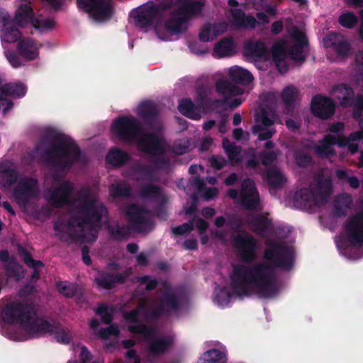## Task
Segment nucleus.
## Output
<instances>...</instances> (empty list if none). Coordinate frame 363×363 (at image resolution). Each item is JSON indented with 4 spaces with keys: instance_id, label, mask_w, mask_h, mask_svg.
Returning <instances> with one entry per match:
<instances>
[{
    "instance_id": "1",
    "label": "nucleus",
    "mask_w": 363,
    "mask_h": 363,
    "mask_svg": "<svg viewBox=\"0 0 363 363\" xmlns=\"http://www.w3.org/2000/svg\"><path fill=\"white\" fill-rule=\"evenodd\" d=\"M263 257L266 262L233 267L230 286L238 296H249L256 291L262 298L273 297L279 291L275 269L289 271L294 265V250L283 242H271Z\"/></svg>"
},
{
    "instance_id": "2",
    "label": "nucleus",
    "mask_w": 363,
    "mask_h": 363,
    "mask_svg": "<svg viewBox=\"0 0 363 363\" xmlns=\"http://www.w3.org/2000/svg\"><path fill=\"white\" fill-rule=\"evenodd\" d=\"M75 208L78 215L71 216L67 223H54L53 229L59 233V239L62 242L95 241L98 237L96 228H101L103 217L108 215L107 208L96 201L89 189H84L79 192Z\"/></svg>"
},
{
    "instance_id": "3",
    "label": "nucleus",
    "mask_w": 363,
    "mask_h": 363,
    "mask_svg": "<svg viewBox=\"0 0 363 363\" xmlns=\"http://www.w3.org/2000/svg\"><path fill=\"white\" fill-rule=\"evenodd\" d=\"M1 315L5 323L21 325L29 338L49 333L54 335L58 343L69 344L71 341V335L60 324L51 323L37 317V311L33 303L9 302L4 307Z\"/></svg>"
},
{
    "instance_id": "4",
    "label": "nucleus",
    "mask_w": 363,
    "mask_h": 363,
    "mask_svg": "<svg viewBox=\"0 0 363 363\" xmlns=\"http://www.w3.org/2000/svg\"><path fill=\"white\" fill-rule=\"evenodd\" d=\"M111 131L119 141L125 143H137L138 149L154 156L153 164L157 168L169 165L164 156L165 147L162 141L154 133H144L140 122L133 116H121L112 123Z\"/></svg>"
},
{
    "instance_id": "5",
    "label": "nucleus",
    "mask_w": 363,
    "mask_h": 363,
    "mask_svg": "<svg viewBox=\"0 0 363 363\" xmlns=\"http://www.w3.org/2000/svg\"><path fill=\"white\" fill-rule=\"evenodd\" d=\"M45 138L55 143L41 154L42 160L59 172H67L81 161L82 151L77 143L68 135L53 128L45 131Z\"/></svg>"
},
{
    "instance_id": "6",
    "label": "nucleus",
    "mask_w": 363,
    "mask_h": 363,
    "mask_svg": "<svg viewBox=\"0 0 363 363\" xmlns=\"http://www.w3.org/2000/svg\"><path fill=\"white\" fill-rule=\"evenodd\" d=\"M128 331L133 334L143 335L144 339L148 341V351L154 356L164 354L174 343L171 336L155 337L152 328L144 323L129 325Z\"/></svg>"
},
{
    "instance_id": "7",
    "label": "nucleus",
    "mask_w": 363,
    "mask_h": 363,
    "mask_svg": "<svg viewBox=\"0 0 363 363\" xmlns=\"http://www.w3.org/2000/svg\"><path fill=\"white\" fill-rule=\"evenodd\" d=\"M344 230L351 246L362 247L363 245V209L347 218Z\"/></svg>"
},
{
    "instance_id": "8",
    "label": "nucleus",
    "mask_w": 363,
    "mask_h": 363,
    "mask_svg": "<svg viewBox=\"0 0 363 363\" xmlns=\"http://www.w3.org/2000/svg\"><path fill=\"white\" fill-rule=\"evenodd\" d=\"M77 4L79 9L96 20H108L113 13L111 4L108 0H77Z\"/></svg>"
},
{
    "instance_id": "9",
    "label": "nucleus",
    "mask_w": 363,
    "mask_h": 363,
    "mask_svg": "<svg viewBox=\"0 0 363 363\" xmlns=\"http://www.w3.org/2000/svg\"><path fill=\"white\" fill-rule=\"evenodd\" d=\"M132 269L128 268L123 272H110L105 270H97L94 277V283L98 289L111 290L118 285L123 284L130 276Z\"/></svg>"
},
{
    "instance_id": "10",
    "label": "nucleus",
    "mask_w": 363,
    "mask_h": 363,
    "mask_svg": "<svg viewBox=\"0 0 363 363\" xmlns=\"http://www.w3.org/2000/svg\"><path fill=\"white\" fill-rule=\"evenodd\" d=\"M126 216L132 228L136 232H147L152 228V220L147 216V211L144 208L131 204L127 208Z\"/></svg>"
},
{
    "instance_id": "11",
    "label": "nucleus",
    "mask_w": 363,
    "mask_h": 363,
    "mask_svg": "<svg viewBox=\"0 0 363 363\" xmlns=\"http://www.w3.org/2000/svg\"><path fill=\"white\" fill-rule=\"evenodd\" d=\"M233 245L242 262L250 263L256 259L257 241L250 234H238L233 239Z\"/></svg>"
},
{
    "instance_id": "12",
    "label": "nucleus",
    "mask_w": 363,
    "mask_h": 363,
    "mask_svg": "<svg viewBox=\"0 0 363 363\" xmlns=\"http://www.w3.org/2000/svg\"><path fill=\"white\" fill-rule=\"evenodd\" d=\"M240 199L242 206L248 211L257 210L260 203L258 190L254 181L245 179L241 183Z\"/></svg>"
},
{
    "instance_id": "13",
    "label": "nucleus",
    "mask_w": 363,
    "mask_h": 363,
    "mask_svg": "<svg viewBox=\"0 0 363 363\" xmlns=\"http://www.w3.org/2000/svg\"><path fill=\"white\" fill-rule=\"evenodd\" d=\"M74 189V184L69 180L62 182L60 185L48 191V201L56 208H60L70 203L71 196Z\"/></svg>"
},
{
    "instance_id": "14",
    "label": "nucleus",
    "mask_w": 363,
    "mask_h": 363,
    "mask_svg": "<svg viewBox=\"0 0 363 363\" xmlns=\"http://www.w3.org/2000/svg\"><path fill=\"white\" fill-rule=\"evenodd\" d=\"M138 115L150 129L157 131L162 130L159 110L155 103L150 101L142 102L138 108Z\"/></svg>"
},
{
    "instance_id": "15",
    "label": "nucleus",
    "mask_w": 363,
    "mask_h": 363,
    "mask_svg": "<svg viewBox=\"0 0 363 363\" xmlns=\"http://www.w3.org/2000/svg\"><path fill=\"white\" fill-rule=\"evenodd\" d=\"M36 179L25 178L21 180L15 186L13 192V197L18 203L26 205L29 201L37 195Z\"/></svg>"
},
{
    "instance_id": "16",
    "label": "nucleus",
    "mask_w": 363,
    "mask_h": 363,
    "mask_svg": "<svg viewBox=\"0 0 363 363\" xmlns=\"http://www.w3.org/2000/svg\"><path fill=\"white\" fill-rule=\"evenodd\" d=\"M294 43L288 50L287 55L294 61L303 62L306 61L304 50L308 46V40L306 34L298 28H295L291 35Z\"/></svg>"
},
{
    "instance_id": "17",
    "label": "nucleus",
    "mask_w": 363,
    "mask_h": 363,
    "mask_svg": "<svg viewBox=\"0 0 363 363\" xmlns=\"http://www.w3.org/2000/svg\"><path fill=\"white\" fill-rule=\"evenodd\" d=\"M335 105L330 97L316 95L313 97L311 104L312 113L321 119L330 118L335 113Z\"/></svg>"
},
{
    "instance_id": "18",
    "label": "nucleus",
    "mask_w": 363,
    "mask_h": 363,
    "mask_svg": "<svg viewBox=\"0 0 363 363\" xmlns=\"http://www.w3.org/2000/svg\"><path fill=\"white\" fill-rule=\"evenodd\" d=\"M131 16L135 20V26L140 28L152 26L157 21L160 20L157 16L156 8L152 7L151 5L133 10L131 12Z\"/></svg>"
},
{
    "instance_id": "19",
    "label": "nucleus",
    "mask_w": 363,
    "mask_h": 363,
    "mask_svg": "<svg viewBox=\"0 0 363 363\" xmlns=\"http://www.w3.org/2000/svg\"><path fill=\"white\" fill-rule=\"evenodd\" d=\"M328 47L331 48L338 57H347L352 49L348 40L337 33H330L325 38Z\"/></svg>"
},
{
    "instance_id": "20",
    "label": "nucleus",
    "mask_w": 363,
    "mask_h": 363,
    "mask_svg": "<svg viewBox=\"0 0 363 363\" xmlns=\"http://www.w3.org/2000/svg\"><path fill=\"white\" fill-rule=\"evenodd\" d=\"M206 0H179L177 9L172 11L174 16H183L191 19L199 15L205 5Z\"/></svg>"
},
{
    "instance_id": "21",
    "label": "nucleus",
    "mask_w": 363,
    "mask_h": 363,
    "mask_svg": "<svg viewBox=\"0 0 363 363\" xmlns=\"http://www.w3.org/2000/svg\"><path fill=\"white\" fill-rule=\"evenodd\" d=\"M42 44L38 43L35 39L27 37L19 40L17 44L18 54L26 60H34L39 55V49Z\"/></svg>"
},
{
    "instance_id": "22",
    "label": "nucleus",
    "mask_w": 363,
    "mask_h": 363,
    "mask_svg": "<svg viewBox=\"0 0 363 363\" xmlns=\"http://www.w3.org/2000/svg\"><path fill=\"white\" fill-rule=\"evenodd\" d=\"M294 204L301 209H311L313 206L321 204L315 194L310 188L300 189L294 195Z\"/></svg>"
},
{
    "instance_id": "23",
    "label": "nucleus",
    "mask_w": 363,
    "mask_h": 363,
    "mask_svg": "<svg viewBox=\"0 0 363 363\" xmlns=\"http://www.w3.org/2000/svg\"><path fill=\"white\" fill-rule=\"evenodd\" d=\"M215 87L216 91L224 97L220 104H226L229 97L241 95L243 93L242 89L225 79L218 80Z\"/></svg>"
},
{
    "instance_id": "24",
    "label": "nucleus",
    "mask_w": 363,
    "mask_h": 363,
    "mask_svg": "<svg viewBox=\"0 0 363 363\" xmlns=\"http://www.w3.org/2000/svg\"><path fill=\"white\" fill-rule=\"evenodd\" d=\"M178 110L184 116L195 121L201 118L203 108L195 104L190 98H184L180 100L178 105Z\"/></svg>"
},
{
    "instance_id": "25",
    "label": "nucleus",
    "mask_w": 363,
    "mask_h": 363,
    "mask_svg": "<svg viewBox=\"0 0 363 363\" xmlns=\"http://www.w3.org/2000/svg\"><path fill=\"white\" fill-rule=\"evenodd\" d=\"M178 110L184 116L195 121L201 118L203 108L195 104L190 98H184L180 100L178 105Z\"/></svg>"
},
{
    "instance_id": "26",
    "label": "nucleus",
    "mask_w": 363,
    "mask_h": 363,
    "mask_svg": "<svg viewBox=\"0 0 363 363\" xmlns=\"http://www.w3.org/2000/svg\"><path fill=\"white\" fill-rule=\"evenodd\" d=\"M247 56L260 60H267L269 56V50L265 43L261 40L247 41L244 45Z\"/></svg>"
},
{
    "instance_id": "27",
    "label": "nucleus",
    "mask_w": 363,
    "mask_h": 363,
    "mask_svg": "<svg viewBox=\"0 0 363 363\" xmlns=\"http://www.w3.org/2000/svg\"><path fill=\"white\" fill-rule=\"evenodd\" d=\"M231 14L233 25L240 28H255L258 23L255 17L246 16L240 9H232Z\"/></svg>"
},
{
    "instance_id": "28",
    "label": "nucleus",
    "mask_w": 363,
    "mask_h": 363,
    "mask_svg": "<svg viewBox=\"0 0 363 363\" xmlns=\"http://www.w3.org/2000/svg\"><path fill=\"white\" fill-rule=\"evenodd\" d=\"M209 93L210 90L204 85H200L196 89V102L203 110L211 108L221 102L219 99H211Z\"/></svg>"
},
{
    "instance_id": "29",
    "label": "nucleus",
    "mask_w": 363,
    "mask_h": 363,
    "mask_svg": "<svg viewBox=\"0 0 363 363\" xmlns=\"http://www.w3.org/2000/svg\"><path fill=\"white\" fill-rule=\"evenodd\" d=\"M130 160V155L118 147L111 148L106 156V162L115 167H121Z\"/></svg>"
},
{
    "instance_id": "30",
    "label": "nucleus",
    "mask_w": 363,
    "mask_h": 363,
    "mask_svg": "<svg viewBox=\"0 0 363 363\" xmlns=\"http://www.w3.org/2000/svg\"><path fill=\"white\" fill-rule=\"evenodd\" d=\"M333 91L342 107L351 106L354 92L350 86L347 84H340L333 88Z\"/></svg>"
},
{
    "instance_id": "31",
    "label": "nucleus",
    "mask_w": 363,
    "mask_h": 363,
    "mask_svg": "<svg viewBox=\"0 0 363 363\" xmlns=\"http://www.w3.org/2000/svg\"><path fill=\"white\" fill-rule=\"evenodd\" d=\"M352 204V198L348 194L338 195L333 202V215L336 217L345 216Z\"/></svg>"
},
{
    "instance_id": "32",
    "label": "nucleus",
    "mask_w": 363,
    "mask_h": 363,
    "mask_svg": "<svg viewBox=\"0 0 363 363\" xmlns=\"http://www.w3.org/2000/svg\"><path fill=\"white\" fill-rule=\"evenodd\" d=\"M228 75L230 80L237 84L248 85L254 79L253 75L248 70L238 67L230 68Z\"/></svg>"
},
{
    "instance_id": "33",
    "label": "nucleus",
    "mask_w": 363,
    "mask_h": 363,
    "mask_svg": "<svg viewBox=\"0 0 363 363\" xmlns=\"http://www.w3.org/2000/svg\"><path fill=\"white\" fill-rule=\"evenodd\" d=\"M189 20L185 16H174L172 13V18L165 22V28L170 33L177 35L186 30Z\"/></svg>"
},
{
    "instance_id": "34",
    "label": "nucleus",
    "mask_w": 363,
    "mask_h": 363,
    "mask_svg": "<svg viewBox=\"0 0 363 363\" xmlns=\"http://www.w3.org/2000/svg\"><path fill=\"white\" fill-rule=\"evenodd\" d=\"M34 19V11L32 7L27 4H21L14 16V21L20 27H24L28 23H33Z\"/></svg>"
},
{
    "instance_id": "35",
    "label": "nucleus",
    "mask_w": 363,
    "mask_h": 363,
    "mask_svg": "<svg viewBox=\"0 0 363 363\" xmlns=\"http://www.w3.org/2000/svg\"><path fill=\"white\" fill-rule=\"evenodd\" d=\"M250 223L255 228L254 230L259 235L264 236L272 231V220L263 215L254 217Z\"/></svg>"
},
{
    "instance_id": "36",
    "label": "nucleus",
    "mask_w": 363,
    "mask_h": 363,
    "mask_svg": "<svg viewBox=\"0 0 363 363\" xmlns=\"http://www.w3.org/2000/svg\"><path fill=\"white\" fill-rule=\"evenodd\" d=\"M332 190L333 186L330 179L319 178L317 180L316 191L315 194L321 204L328 202Z\"/></svg>"
},
{
    "instance_id": "37",
    "label": "nucleus",
    "mask_w": 363,
    "mask_h": 363,
    "mask_svg": "<svg viewBox=\"0 0 363 363\" xmlns=\"http://www.w3.org/2000/svg\"><path fill=\"white\" fill-rule=\"evenodd\" d=\"M201 363H226L228 361L225 350L211 349L205 352L200 357L199 362Z\"/></svg>"
},
{
    "instance_id": "38",
    "label": "nucleus",
    "mask_w": 363,
    "mask_h": 363,
    "mask_svg": "<svg viewBox=\"0 0 363 363\" xmlns=\"http://www.w3.org/2000/svg\"><path fill=\"white\" fill-rule=\"evenodd\" d=\"M138 194L144 200H156L161 198L162 189L152 183L145 184L140 186Z\"/></svg>"
},
{
    "instance_id": "39",
    "label": "nucleus",
    "mask_w": 363,
    "mask_h": 363,
    "mask_svg": "<svg viewBox=\"0 0 363 363\" xmlns=\"http://www.w3.org/2000/svg\"><path fill=\"white\" fill-rule=\"evenodd\" d=\"M107 230L111 240L115 241L125 240L130 235L129 228L125 225H121L118 223L108 225Z\"/></svg>"
},
{
    "instance_id": "40",
    "label": "nucleus",
    "mask_w": 363,
    "mask_h": 363,
    "mask_svg": "<svg viewBox=\"0 0 363 363\" xmlns=\"http://www.w3.org/2000/svg\"><path fill=\"white\" fill-rule=\"evenodd\" d=\"M6 275L9 279L18 281L24 277V270L22 265L16 261L14 258L5 264Z\"/></svg>"
},
{
    "instance_id": "41",
    "label": "nucleus",
    "mask_w": 363,
    "mask_h": 363,
    "mask_svg": "<svg viewBox=\"0 0 363 363\" xmlns=\"http://www.w3.org/2000/svg\"><path fill=\"white\" fill-rule=\"evenodd\" d=\"M235 51V44L233 38H225L217 43L214 52L219 57L232 56Z\"/></svg>"
},
{
    "instance_id": "42",
    "label": "nucleus",
    "mask_w": 363,
    "mask_h": 363,
    "mask_svg": "<svg viewBox=\"0 0 363 363\" xmlns=\"http://www.w3.org/2000/svg\"><path fill=\"white\" fill-rule=\"evenodd\" d=\"M298 95V90L292 85L285 87L281 92V99L288 111H293L295 107V101Z\"/></svg>"
},
{
    "instance_id": "43",
    "label": "nucleus",
    "mask_w": 363,
    "mask_h": 363,
    "mask_svg": "<svg viewBox=\"0 0 363 363\" xmlns=\"http://www.w3.org/2000/svg\"><path fill=\"white\" fill-rule=\"evenodd\" d=\"M265 179L273 189L281 188L285 183L283 174L277 168H269L266 171Z\"/></svg>"
},
{
    "instance_id": "44",
    "label": "nucleus",
    "mask_w": 363,
    "mask_h": 363,
    "mask_svg": "<svg viewBox=\"0 0 363 363\" xmlns=\"http://www.w3.org/2000/svg\"><path fill=\"white\" fill-rule=\"evenodd\" d=\"M4 96L20 99L23 97L27 91L26 85L21 82L6 83L4 84Z\"/></svg>"
},
{
    "instance_id": "45",
    "label": "nucleus",
    "mask_w": 363,
    "mask_h": 363,
    "mask_svg": "<svg viewBox=\"0 0 363 363\" xmlns=\"http://www.w3.org/2000/svg\"><path fill=\"white\" fill-rule=\"evenodd\" d=\"M222 147L226 153L228 160L235 164L240 161L239 156L241 152V147L231 143L227 138L222 140Z\"/></svg>"
},
{
    "instance_id": "46",
    "label": "nucleus",
    "mask_w": 363,
    "mask_h": 363,
    "mask_svg": "<svg viewBox=\"0 0 363 363\" xmlns=\"http://www.w3.org/2000/svg\"><path fill=\"white\" fill-rule=\"evenodd\" d=\"M161 302L166 307L167 311H177L181 308V302L177 296L172 291L163 294Z\"/></svg>"
},
{
    "instance_id": "47",
    "label": "nucleus",
    "mask_w": 363,
    "mask_h": 363,
    "mask_svg": "<svg viewBox=\"0 0 363 363\" xmlns=\"http://www.w3.org/2000/svg\"><path fill=\"white\" fill-rule=\"evenodd\" d=\"M338 23L345 28L352 29L357 25L358 18L354 13L347 11L339 16Z\"/></svg>"
},
{
    "instance_id": "48",
    "label": "nucleus",
    "mask_w": 363,
    "mask_h": 363,
    "mask_svg": "<svg viewBox=\"0 0 363 363\" xmlns=\"http://www.w3.org/2000/svg\"><path fill=\"white\" fill-rule=\"evenodd\" d=\"M220 34L216 25H206L199 34V40L202 42L213 40Z\"/></svg>"
},
{
    "instance_id": "49",
    "label": "nucleus",
    "mask_w": 363,
    "mask_h": 363,
    "mask_svg": "<svg viewBox=\"0 0 363 363\" xmlns=\"http://www.w3.org/2000/svg\"><path fill=\"white\" fill-rule=\"evenodd\" d=\"M110 195L113 198L129 197L131 196V188L126 184L111 185L109 189Z\"/></svg>"
},
{
    "instance_id": "50",
    "label": "nucleus",
    "mask_w": 363,
    "mask_h": 363,
    "mask_svg": "<svg viewBox=\"0 0 363 363\" xmlns=\"http://www.w3.org/2000/svg\"><path fill=\"white\" fill-rule=\"evenodd\" d=\"M0 174L4 186L10 187L17 182L18 178V171L9 167L2 170Z\"/></svg>"
},
{
    "instance_id": "51",
    "label": "nucleus",
    "mask_w": 363,
    "mask_h": 363,
    "mask_svg": "<svg viewBox=\"0 0 363 363\" xmlns=\"http://www.w3.org/2000/svg\"><path fill=\"white\" fill-rule=\"evenodd\" d=\"M56 287L61 294L68 298L74 297L77 292V286L74 284L58 281L56 284Z\"/></svg>"
},
{
    "instance_id": "52",
    "label": "nucleus",
    "mask_w": 363,
    "mask_h": 363,
    "mask_svg": "<svg viewBox=\"0 0 363 363\" xmlns=\"http://www.w3.org/2000/svg\"><path fill=\"white\" fill-rule=\"evenodd\" d=\"M21 37V33L16 26L6 28L1 35L2 39L9 43L18 41Z\"/></svg>"
},
{
    "instance_id": "53",
    "label": "nucleus",
    "mask_w": 363,
    "mask_h": 363,
    "mask_svg": "<svg viewBox=\"0 0 363 363\" xmlns=\"http://www.w3.org/2000/svg\"><path fill=\"white\" fill-rule=\"evenodd\" d=\"M252 133L255 135H257L259 140H267L270 139L275 133V130L267 129L262 125H255L252 128Z\"/></svg>"
},
{
    "instance_id": "54",
    "label": "nucleus",
    "mask_w": 363,
    "mask_h": 363,
    "mask_svg": "<svg viewBox=\"0 0 363 363\" xmlns=\"http://www.w3.org/2000/svg\"><path fill=\"white\" fill-rule=\"evenodd\" d=\"M33 26L40 31H48L54 28L55 21L50 18H35L33 21Z\"/></svg>"
},
{
    "instance_id": "55",
    "label": "nucleus",
    "mask_w": 363,
    "mask_h": 363,
    "mask_svg": "<svg viewBox=\"0 0 363 363\" xmlns=\"http://www.w3.org/2000/svg\"><path fill=\"white\" fill-rule=\"evenodd\" d=\"M232 298V294L227 287L223 286L215 292V301L220 306L227 305Z\"/></svg>"
},
{
    "instance_id": "56",
    "label": "nucleus",
    "mask_w": 363,
    "mask_h": 363,
    "mask_svg": "<svg viewBox=\"0 0 363 363\" xmlns=\"http://www.w3.org/2000/svg\"><path fill=\"white\" fill-rule=\"evenodd\" d=\"M336 176L340 180H346L352 189H357L359 186V179L355 176H349L346 170L337 169L336 171Z\"/></svg>"
},
{
    "instance_id": "57",
    "label": "nucleus",
    "mask_w": 363,
    "mask_h": 363,
    "mask_svg": "<svg viewBox=\"0 0 363 363\" xmlns=\"http://www.w3.org/2000/svg\"><path fill=\"white\" fill-rule=\"evenodd\" d=\"M294 160L296 164L300 167H307L312 163L311 156L303 151L298 150L294 153Z\"/></svg>"
},
{
    "instance_id": "58",
    "label": "nucleus",
    "mask_w": 363,
    "mask_h": 363,
    "mask_svg": "<svg viewBox=\"0 0 363 363\" xmlns=\"http://www.w3.org/2000/svg\"><path fill=\"white\" fill-rule=\"evenodd\" d=\"M19 255L27 267L44 266V263L40 260L33 259L31 254L26 249L21 247L19 249Z\"/></svg>"
},
{
    "instance_id": "59",
    "label": "nucleus",
    "mask_w": 363,
    "mask_h": 363,
    "mask_svg": "<svg viewBox=\"0 0 363 363\" xmlns=\"http://www.w3.org/2000/svg\"><path fill=\"white\" fill-rule=\"evenodd\" d=\"M95 313L97 315H101V322L104 324H111L113 319V314L112 311H108V307L106 304L101 303L95 310Z\"/></svg>"
},
{
    "instance_id": "60",
    "label": "nucleus",
    "mask_w": 363,
    "mask_h": 363,
    "mask_svg": "<svg viewBox=\"0 0 363 363\" xmlns=\"http://www.w3.org/2000/svg\"><path fill=\"white\" fill-rule=\"evenodd\" d=\"M350 107L353 108L352 115L354 118H359L363 111V96L362 94H357L355 98L353 96Z\"/></svg>"
},
{
    "instance_id": "61",
    "label": "nucleus",
    "mask_w": 363,
    "mask_h": 363,
    "mask_svg": "<svg viewBox=\"0 0 363 363\" xmlns=\"http://www.w3.org/2000/svg\"><path fill=\"white\" fill-rule=\"evenodd\" d=\"M286 52L283 46L274 45L272 48V57L276 66L284 64Z\"/></svg>"
},
{
    "instance_id": "62",
    "label": "nucleus",
    "mask_w": 363,
    "mask_h": 363,
    "mask_svg": "<svg viewBox=\"0 0 363 363\" xmlns=\"http://www.w3.org/2000/svg\"><path fill=\"white\" fill-rule=\"evenodd\" d=\"M120 330L117 324H111L107 328H102L99 330V335L101 338L107 340L110 336H118Z\"/></svg>"
},
{
    "instance_id": "63",
    "label": "nucleus",
    "mask_w": 363,
    "mask_h": 363,
    "mask_svg": "<svg viewBox=\"0 0 363 363\" xmlns=\"http://www.w3.org/2000/svg\"><path fill=\"white\" fill-rule=\"evenodd\" d=\"M137 281L141 285L146 284L145 290L147 291L155 290L159 284L157 279H152L149 275L138 277Z\"/></svg>"
},
{
    "instance_id": "64",
    "label": "nucleus",
    "mask_w": 363,
    "mask_h": 363,
    "mask_svg": "<svg viewBox=\"0 0 363 363\" xmlns=\"http://www.w3.org/2000/svg\"><path fill=\"white\" fill-rule=\"evenodd\" d=\"M261 162L264 166H269L273 164L277 159V154L274 150H263L259 153Z\"/></svg>"
}]
</instances>
